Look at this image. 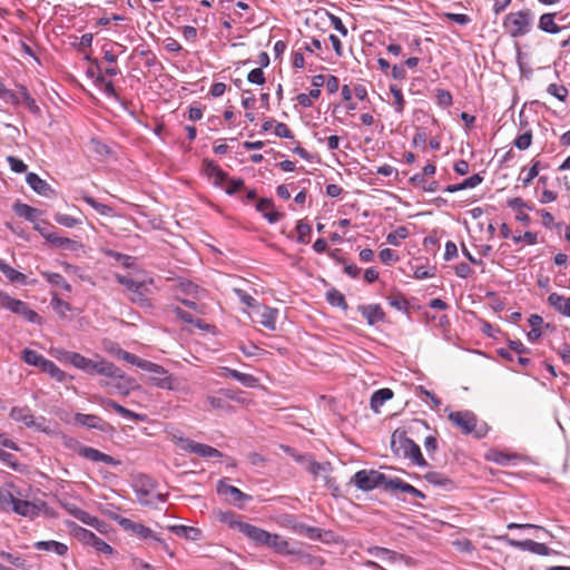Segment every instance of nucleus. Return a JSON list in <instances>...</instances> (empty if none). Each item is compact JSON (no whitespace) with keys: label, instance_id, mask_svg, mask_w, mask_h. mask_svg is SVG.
<instances>
[{"label":"nucleus","instance_id":"1","mask_svg":"<svg viewBox=\"0 0 570 570\" xmlns=\"http://www.w3.org/2000/svg\"><path fill=\"white\" fill-rule=\"evenodd\" d=\"M391 449L395 455L410 459L419 466L428 465V462L421 453L420 446L413 440L407 438L404 431H394L391 439Z\"/></svg>","mask_w":570,"mask_h":570},{"label":"nucleus","instance_id":"2","mask_svg":"<svg viewBox=\"0 0 570 570\" xmlns=\"http://www.w3.org/2000/svg\"><path fill=\"white\" fill-rule=\"evenodd\" d=\"M449 420L464 434H473L476 439L487 435L489 428L487 423L478 424L476 415L471 411H456L449 414Z\"/></svg>","mask_w":570,"mask_h":570},{"label":"nucleus","instance_id":"3","mask_svg":"<svg viewBox=\"0 0 570 570\" xmlns=\"http://www.w3.org/2000/svg\"><path fill=\"white\" fill-rule=\"evenodd\" d=\"M86 374H99L110 379H118L124 382V385L118 384L117 387L121 391L126 389V392L131 385V380L128 379L119 367H117L114 363L100 357H98V360L89 361L88 371H86Z\"/></svg>","mask_w":570,"mask_h":570},{"label":"nucleus","instance_id":"4","mask_svg":"<svg viewBox=\"0 0 570 570\" xmlns=\"http://www.w3.org/2000/svg\"><path fill=\"white\" fill-rule=\"evenodd\" d=\"M532 24V12L530 9L518 12H510L505 18L503 26L513 38L524 36L530 31Z\"/></svg>","mask_w":570,"mask_h":570},{"label":"nucleus","instance_id":"5","mask_svg":"<svg viewBox=\"0 0 570 570\" xmlns=\"http://www.w3.org/2000/svg\"><path fill=\"white\" fill-rule=\"evenodd\" d=\"M391 480V478L376 470H361L353 476L354 484L362 491H371L380 485H384V489L389 490V481Z\"/></svg>","mask_w":570,"mask_h":570},{"label":"nucleus","instance_id":"6","mask_svg":"<svg viewBox=\"0 0 570 570\" xmlns=\"http://www.w3.org/2000/svg\"><path fill=\"white\" fill-rule=\"evenodd\" d=\"M10 417L17 422H22L28 428H35L36 430L45 432L47 434L51 433V430L46 425V417L39 416L38 419H35V416L31 413V410L27 406L12 407L10 411Z\"/></svg>","mask_w":570,"mask_h":570},{"label":"nucleus","instance_id":"7","mask_svg":"<svg viewBox=\"0 0 570 570\" xmlns=\"http://www.w3.org/2000/svg\"><path fill=\"white\" fill-rule=\"evenodd\" d=\"M115 520L125 531H129L141 539H151L156 542H159L163 544L164 549L168 551V546L159 537H157L150 528L120 515H116Z\"/></svg>","mask_w":570,"mask_h":570},{"label":"nucleus","instance_id":"8","mask_svg":"<svg viewBox=\"0 0 570 570\" xmlns=\"http://www.w3.org/2000/svg\"><path fill=\"white\" fill-rule=\"evenodd\" d=\"M153 366H155V370H145L146 372H149L151 374L149 381L153 385L159 389H166L171 391L177 390L176 379L173 377V375H170L165 367L156 363H153Z\"/></svg>","mask_w":570,"mask_h":570},{"label":"nucleus","instance_id":"9","mask_svg":"<svg viewBox=\"0 0 570 570\" xmlns=\"http://www.w3.org/2000/svg\"><path fill=\"white\" fill-rule=\"evenodd\" d=\"M499 539L505 541L510 547L523 551H530L535 554L549 556L552 553V550L548 546H546L544 543L535 542L533 540H514L509 538L508 535H501L499 537Z\"/></svg>","mask_w":570,"mask_h":570},{"label":"nucleus","instance_id":"10","mask_svg":"<svg viewBox=\"0 0 570 570\" xmlns=\"http://www.w3.org/2000/svg\"><path fill=\"white\" fill-rule=\"evenodd\" d=\"M179 443L183 450L195 453L202 458H223V453L210 445L198 443L189 439H180Z\"/></svg>","mask_w":570,"mask_h":570},{"label":"nucleus","instance_id":"11","mask_svg":"<svg viewBox=\"0 0 570 570\" xmlns=\"http://www.w3.org/2000/svg\"><path fill=\"white\" fill-rule=\"evenodd\" d=\"M76 537L83 541L85 543L92 546L96 548L97 551L111 554L114 549L111 546H109L106 541L97 537L94 532L85 529V528H78L76 530Z\"/></svg>","mask_w":570,"mask_h":570},{"label":"nucleus","instance_id":"12","mask_svg":"<svg viewBox=\"0 0 570 570\" xmlns=\"http://www.w3.org/2000/svg\"><path fill=\"white\" fill-rule=\"evenodd\" d=\"M155 488V482L146 476H140L135 483V492L137 500L140 504L148 505L151 504V500L149 497L153 494V490Z\"/></svg>","mask_w":570,"mask_h":570},{"label":"nucleus","instance_id":"13","mask_svg":"<svg viewBox=\"0 0 570 570\" xmlns=\"http://www.w3.org/2000/svg\"><path fill=\"white\" fill-rule=\"evenodd\" d=\"M75 422L78 425L86 426L88 429H95L101 432H107L111 429L109 423L95 414L77 413L75 415Z\"/></svg>","mask_w":570,"mask_h":570},{"label":"nucleus","instance_id":"14","mask_svg":"<svg viewBox=\"0 0 570 570\" xmlns=\"http://www.w3.org/2000/svg\"><path fill=\"white\" fill-rule=\"evenodd\" d=\"M95 401L98 404H100L101 406H104V407L112 409L119 415H121V416H124L126 419H130V420H134V421H144L145 417H146L142 414H138V413H135V412L126 409L125 406L118 404L117 402H115L114 400H110V399H106V397H102V396H95Z\"/></svg>","mask_w":570,"mask_h":570},{"label":"nucleus","instance_id":"15","mask_svg":"<svg viewBox=\"0 0 570 570\" xmlns=\"http://www.w3.org/2000/svg\"><path fill=\"white\" fill-rule=\"evenodd\" d=\"M78 454L92 462H104L108 465H119L120 461L116 460L109 454L102 453L99 450L91 446H81L78 450Z\"/></svg>","mask_w":570,"mask_h":570},{"label":"nucleus","instance_id":"16","mask_svg":"<svg viewBox=\"0 0 570 570\" xmlns=\"http://www.w3.org/2000/svg\"><path fill=\"white\" fill-rule=\"evenodd\" d=\"M237 529L256 544L264 546L271 539L269 532L246 522L238 523Z\"/></svg>","mask_w":570,"mask_h":570},{"label":"nucleus","instance_id":"17","mask_svg":"<svg viewBox=\"0 0 570 570\" xmlns=\"http://www.w3.org/2000/svg\"><path fill=\"white\" fill-rule=\"evenodd\" d=\"M217 492L220 495L229 497L230 501L235 504L242 505L244 501L250 500V497L242 492L238 488L227 484L220 480L217 483Z\"/></svg>","mask_w":570,"mask_h":570},{"label":"nucleus","instance_id":"18","mask_svg":"<svg viewBox=\"0 0 570 570\" xmlns=\"http://www.w3.org/2000/svg\"><path fill=\"white\" fill-rule=\"evenodd\" d=\"M205 174L213 179V184L223 187V183L227 179V173L224 171L214 160L204 159Z\"/></svg>","mask_w":570,"mask_h":570},{"label":"nucleus","instance_id":"19","mask_svg":"<svg viewBox=\"0 0 570 570\" xmlns=\"http://www.w3.org/2000/svg\"><path fill=\"white\" fill-rule=\"evenodd\" d=\"M10 511L31 519L39 514V509L35 503L17 498L13 499Z\"/></svg>","mask_w":570,"mask_h":570},{"label":"nucleus","instance_id":"20","mask_svg":"<svg viewBox=\"0 0 570 570\" xmlns=\"http://www.w3.org/2000/svg\"><path fill=\"white\" fill-rule=\"evenodd\" d=\"M357 309L366 318L368 325L384 320V312L379 304L360 305Z\"/></svg>","mask_w":570,"mask_h":570},{"label":"nucleus","instance_id":"21","mask_svg":"<svg viewBox=\"0 0 570 570\" xmlns=\"http://www.w3.org/2000/svg\"><path fill=\"white\" fill-rule=\"evenodd\" d=\"M58 353L60 360L70 363L71 365L83 371L85 373L86 371H88L90 358H87L79 353L70 351H59Z\"/></svg>","mask_w":570,"mask_h":570},{"label":"nucleus","instance_id":"22","mask_svg":"<svg viewBox=\"0 0 570 570\" xmlns=\"http://www.w3.org/2000/svg\"><path fill=\"white\" fill-rule=\"evenodd\" d=\"M116 357H118L129 364L136 365L137 367H139L141 370H155V366H153V362L142 360V358L138 357L137 355L131 354L120 347H117Z\"/></svg>","mask_w":570,"mask_h":570},{"label":"nucleus","instance_id":"23","mask_svg":"<svg viewBox=\"0 0 570 570\" xmlns=\"http://www.w3.org/2000/svg\"><path fill=\"white\" fill-rule=\"evenodd\" d=\"M389 491L395 492V491H402L404 493H409L413 497L425 499V494L420 491L419 489L414 488L413 485L404 482L400 478H393V480L389 481Z\"/></svg>","mask_w":570,"mask_h":570},{"label":"nucleus","instance_id":"24","mask_svg":"<svg viewBox=\"0 0 570 570\" xmlns=\"http://www.w3.org/2000/svg\"><path fill=\"white\" fill-rule=\"evenodd\" d=\"M116 281L126 286L127 289L131 291L135 294V297L131 298L132 302H141L144 301L141 288L144 287V283L136 282L131 277L126 275L116 274Z\"/></svg>","mask_w":570,"mask_h":570},{"label":"nucleus","instance_id":"25","mask_svg":"<svg viewBox=\"0 0 570 570\" xmlns=\"http://www.w3.org/2000/svg\"><path fill=\"white\" fill-rule=\"evenodd\" d=\"M45 238L52 244L55 247L62 248V249H69L72 252H76L82 247V244L78 240H73L67 237H60L56 234H48L45 235Z\"/></svg>","mask_w":570,"mask_h":570},{"label":"nucleus","instance_id":"26","mask_svg":"<svg viewBox=\"0 0 570 570\" xmlns=\"http://www.w3.org/2000/svg\"><path fill=\"white\" fill-rule=\"evenodd\" d=\"M548 303L560 314L570 317V297H564L558 293H551L548 296Z\"/></svg>","mask_w":570,"mask_h":570},{"label":"nucleus","instance_id":"27","mask_svg":"<svg viewBox=\"0 0 570 570\" xmlns=\"http://www.w3.org/2000/svg\"><path fill=\"white\" fill-rule=\"evenodd\" d=\"M26 180L28 185L41 196H49L52 193L50 185L35 173H29Z\"/></svg>","mask_w":570,"mask_h":570},{"label":"nucleus","instance_id":"28","mask_svg":"<svg viewBox=\"0 0 570 570\" xmlns=\"http://www.w3.org/2000/svg\"><path fill=\"white\" fill-rule=\"evenodd\" d=\"M168 530L178 537H183L187 540L197 541L202 537V531L198 528L188 525H169Z\"/></svg>","mask_w":570,"mask_h":570},{"label":"nucleus","instance_id":"29","mask_svg":"<svg viewBox=\"0 0 570 570\" xmlns=\"http://www.w3.org/2000/svg\"><path fill=\"white\" fill-rule=\"evenodd\" d=\"M0 306L11 311L12 313L22 315L28 306L24 302L16 299L8 294H0Z\"/></svg>","mask_w":570,"mask_h":570},{"label":"nucleus","instance_id":"30","mask_svg":"<svg viewBox=\"0 0 570 570\" xmlns=\"http://www.w3.org/2000/svg\"><path fill=\"white\" fill-rule=\"evenodd\" d=\"M557 13H543L539 19L538 28L547 33H559L564 27H560L554 22Z\"/></svg>","mask_w":570,"mask_h":570},{"label":"nucleus","instance_id":"31","mask_svg":"<svg viewBox=\"0 0 570 570\" xmlns=\"http://www.w3.org/2000/svg\"><path fill=\"white\" fill-rule=\"evenodd\" d=\"M393 397V391L390 389H380L371 396V409L375 413H380L381 406Z\"/></svg>","mask_w":570,"mask_h":570},{"label":"nucleus","instance_id":"32","mask_svg":"<svg viewBox=\"0 0 570 570\" xmlns=\"http://www.w3.org/2000/svg\"><path fill=\"white\" fill-rule=\"evenodd\" d=\"M35 548L41 551H52L58 556H65L68 551V547L65 543L55 540L38 541L35 543Z\"/></svg>","mask_w":570,"mask_h":570},{"label":"nucleus","instance_id":"33","mask_svg":"<svg viewBox=\"0 0 570 570\" xmlns=\"http://www.w3.org/2000/svg\"><path fill=\"white\" fill-rule=\"evenodd\" d=\"M482 180H483V178L479 174H474V175L470 176L469 178L464 179L460 184L448 185L445 187L444 191L455 193V191L468 189V188H474L479 184H481Z\"/></svg>","mask_w":570,"mask_h":570},{"label":"nucleus","instance_id":"34","mask_svg":"<svg viewBox=\"0 0 570 570\" xmlns=\"http://www.w3.org/2000/svg\"><path fill=\"white\" fill-rule=\"evenodd\" d=\"M0 272L6 276L7 279H9L11 283H19L24 284L26 283V275L16 271L13 267H11L9 264H7L3 259L0 258Z\"/></svg>","mask_w":570,"mask_h":570},{"label":"nucleus","instance_id":"35","mask_svg":"<svg viewBox=\"0 0 570 570\" xmlns=\"http://www.w3.org/2000/svg\"><path fill=\"white\" fill-rule=\"evenodd\" d=\"M13 210L18 216L32 223L36 222L39 216V210L37 208L20 202L14 203Z\"/></svg>","mask_w":570,"mask_h":570},{"label":"nucleus","instance_id":"36","mask_svg":"<svg viewBox=\"0 0 570 570\" xmlns=\"http://www.w3.org/2000/svg\"><path fill=\"white\" fill-rule=\"evenodd\" d=\"M424 479L433 485L442 487L448 490L453 488V482L446 475L439 472H428Z\"/></svg>","mask_w":570,"mask_h":570},{"label":"nucleus","instance_id":"37","mask_svg":"<svg viewBox=\"0 0 570 570\" xmlns=\"http://www.w3.org/2000/svg\"><path fill=\"white\" fill-rule=\"evenodd\" d=\"M71 513L82 523L88 524L97 530H99L100 525L102 524V521H100L97 517H94L81 509H73L71 510Z\"/></svg>","mask_w":570,"mask_h":570},{"label":"nucleus","instance_id":"38","mask_svg":"<svg viewBox=\"0 0 570 570\" xmlns=\"http://www.w3.org/2000/svg\"><path fill=\"white\" fill-rule=\"evenodd\" d=\"M368 553L374 557L381 558L383 560H389L392 562L404 558L403 556L397 554L396 552L382 547L368 548Z\"/></svg>","mask_w":570,"mask_h":570},{"label":"nucleus","instance_id":"39","mask_svg":"<svg viewBox=\"0 0 570 570\" xmlns=\"http://www.w3.org/2000/svg\"><path fill=\"white\" fill-rule=\"evenodd\" d=\"M276 316L277 309L265 306L261 314V324L264 327L274 331L276 328Z\"/></svg>","mask_w":570,"mask_h":570},{"label":"nucleus","instance_id":"40","mask_svg":"<svg viewBox=\"0 0 570 570\" xmlns=\"http://www.w3.org/2000/svg\"><path fill=\"white\" fill-rule=\"evenodd\" d=\"M43 278L51 285L63 288L67 292H71V285L65 279V277L58 273L43 272Z\"/></svg>","mask_w":570,"mask_h":570},{"label":"nucleus","instance_id":"41","mask_svg":"<svg viewBox=\"0 0 570 570\" xmlns=\"http://www.w3.org/2000/svg\"><path fill=\"white\" fill-rule=\"evenodd\" d=\"M22 358L27 364L38 366L40 368L43 366V363L47 361V358H45L41 354H39L38 352H36L33 350H29V348L23 350Z\"/></svg>","mask_w":570,"mask_h":570},{"label":"nucleus","instance_id":"42","mask_svg":"<svg viewBox=\"0 0 570 570\" xmlns=\"http://www.w3.org/2000/svg\"><path fill=\"white\" fill-rule=\"evenodd\" d=\"M41 370L48 373L51 377L56 379L58 382H65L67 374L61 371L52 361L47 360L43 363Z\"/></svg>","mask_w":570,"mask_h":570},{"label":"nucleus","instance_id":"43","mask_svg":"<svg viewBox=\"0 0 570 570\" xmlns=\"http://www.w3.org/2000/svg\"><path fill=\"white\" fill-rule=\"evenodd\" d=\"M19 97H20V101L22 100L23 102H26L30 112H32L36 116L40 115L41 110H40L39 106L36 104V100L29 95L26 87L22 86L20 88Z\"/></svg>","mask_w":570,"mask_h":570},{"label":"nucleus","instance_id":"44","mask_svg":"<svg viewBox=\"0 0 570 570\" xmlns=\"http://www.w3.org/2000/svg\"><path fill=\"white\" fill-rule=\"evenodd\" d=\"M327 302L333 306H338L343 309L347 308V303L344 295L337 289H331L326 294Z\"/></svg>","mask_w":570,"mask_h":570},{"label":"nucleus","instance_id":"45","mask_svg":"<svg viewBox=\"0 0 570 570\" xmlns=\"http://www.w3.org/2000/svg\"><path fill=\"white\" fill-rule=\"evenodd\" d=\"M264 546L274 548L277 552H285L288 547V542L278 534H271V539H268Z\"/></svg>","mask_w":570,"mask_h":570},{"label":"nucleus","instance_id":"46","mask_svg":"<svg viewBox=\"0 0 570 570\" xmlns=\"http://www.w3.org/2000/svg\"><path fill=\"white\" fill-rule=\"evenodd\" d=\"M390 91L394 97L395 111L402 114L405 106V100L403 98L402 90L396 85H391Z\"/></svg>","mask_w":570,"mask_h":570},{"label":"nucleus","instance_id":"47","mask_svg":"<svg viewBox=\"0 0 570 570\" xmlns=\"http://www.w3.org/2000/svg\"><path fill=\"white\" fill-rule=\"evenodd\" d=\"M409 236V230L404 226L397 227L393 233H390L386 236V240L389 244L397 246L400 244V239H404Z\"/></svg>","mask_w":570,"mask_h":570},{"label":"nucleus","instance_id":"48","mask_svg":"<svg viewBox=\"0 0 570 570\" xmlns=\"http://www.w3.org/2000/svg\"><path fill=\"white\" fill-rule=\"evenodd\" d=\"M532 142V131L525 130L523 134L519 135L514 141L513 145L519 150H525L531 146Z\"/></svg>","mask_w":570,"mask_h":570},{"label":"nucleus","instance_id":"49","mask_svg":"<svg viewBox=\"0 0 570 570\" xmlns=\"http://www.w3.org/2000/svg\"><path fill=\"white\" fill-rule=\"evenodd\" d=\"M296 232L298 234V236H297L298 243H301V244L308 243L307 236L312 232V227L308 224H306L304 220H298L297 225H296Z\"/></svg>","mask_w":570,"mask_h":570},{"label":"nucleus","instance_id":"50","mask_svg":"<svg viewBox=\"0 0 570 570\" xmlns=\"http://www.w3.org/2000/svg\"><path fill=\"white\" fill-rule=\"evenodd\" d=\"M0 98L2 100H4L6 102H10L12 105L20 104L19 95L13 92L10 89H7L1 82H0Z\"/></svg>","mask_w":570,"mask_h":570},{"label":"nucleus","instance_id":"51","mask_svg":"<svg viewBox=\"0 0 570 570\" xmlns=\"http://www.w3.org/2000/svg\"><path fill=\"white\" fill-rule=\"evenodd\" d=\"M55 220H56V223H58L65 227H68V228L75 227L76 225L81 223L78 218H75L67 214H60V213L55 215Z\"/></svg>","mask_w":570,"mask_h":570},{"label":"nucleus","instance_id":"52","mask_svg":"<svg viewBox=\"0 0 570 570\" xmlns=\"http://www.w3.org/2000/svg\"><path fill=\"white\" fill-rule=\"evenodd\" d=\"M228 183V185L225 187V191L228 194V195H233L239 190H242L245 186V183L242 178H229L227 176V179L225 180Z\"/></svg>","mask_w":570,"mask_h":570},{"label":"nucleus","instance_id":"53","mask_svg":"<svg viewBox=\"0 0 570 570\" xmlns=\"http://www.w3.org/2000/svg\"><path fill=\"white\" fill-rule=\"evenodd\" d=\"M302 464L314 476H317L320 472L325 469L323 464L314 461L311 455H307V460Z\"/></svg>","mask_w":570,"mask_h":570},{"label":"nucleus","instance_id":"54","mask_svg":"<svg viewBox=\"0 0 570 570\" xmlns=\"http://www.w3.org/2000/svg\"><path fill=\"white\" fill-rule=\"evenodd\" d=\"M14 497L10 491L0 489V509L9 512Z\"/></svg>","mask_w":570,"mask_h":570},{"label":"nucleus","instance_id":"55","mask_svg":"<svg viewBox=\"0 0 570 570\" xmlns=\"http://www.w3.org/2000/svg\"><path fill=\"white\" fill-rule=\"evenodd\" d=\"M548 92L558 98L560 101H564L568 96V89L556 83H551L548 87Z\"/></svg>","mask_w":570,"mask_h":570},{"label":"nucleus","instance_id":"56","mask_svg":"<svg viewBox=\"0 0 570 570\" xmlns=\"http://www.w3.org/2000/svg\"><path fill=\"white\" fill-rule=\"evenodd\" d=\"M218 518L222 522L229 524L230 528H236L238 523H243L242 521L236 520L235 513L230 511H218Z\"/></svg>","mask_w":570,"mask_h":570},{"label":"nucleus","instance_id":"57","mask_svg":"<svg viewBox=\"0 0 570 570\" xmlns=\"http://www.w3.org/2000/svg\"><path fill=\"white\" fill-rule=\"evenodd\" d=\"M247 80L252 83L262 86L265 83V76L262 68H255L247 75Z\"/></svg>","mask_w":570,"mask_h":570},{"label":"nucleus","instance_id":"58","mask_svg":"<svg viewBox=\"0 0 570 570\" xmlns=\"http://www.w3.org/2000/svg\"><path fill=\"white\" fill-rule=\"evenodd\" d=\"M7 161L10 165L11 170L14 173L21 174L27 170V165L14 156H8Z\"/></svg>","mask_w":570,"mask_h":570},{"label":"nucleus","instance_id":"59","mask_svg":"<svg viewBox=\"0 0 570 570\" xmlns=\"http://www.w3.org/2000/svg\"><path fill=\"white\" fill-rule=\"evenodd\" d=\"M279 449L292 456L297 463H304L307 460V454H299L294 448L281 444Z\"/></svg>","mask_w":570,"mask_h":570},{"label":"nucleus","instance_id":"60","mask_svg":"<svg viewBox=\"0 0 570 570\" xmlns=\"http://www.w3.org/2000/svg\"><path fill=\"white\" fill-rule=\"evenodd\" d=\"M389 304L397 311H405L407 308V301L401 295L389 297Z\"/></svg>","mask_w":570,"mask_h":570},{"label":"nucleus","instance_id":"61","mask_svg":"<svg viewBox=\"0 0 570 570\" xmlns=\"http://www.w3.org/2000/svg\"><path fill=\"white\" fill-rule=\"evenodd\" d=\"M380 259L384 264H391L399 259L397 254L391 248H384L380 252Z\"/></svg>","mask_w":570,"mask_h":570},{"label":"nucleus","instance_id":"62","mask_svg":"<svg viewBox=\"0 0 570 570\" xmlns=\"http://www.w3.org/2000/svg\"><path fill=\"white\" fill-rule=\"evenodd\" d=\"M237 381L246 387H254L258 383V379H256L252 374L242 373V372H239Z\"/></svg>","mask_w":570,"mask_h":570},{"label":"nucleus","instance_id":"63","mask_svg":"<svg viewBox=\"0 0 570 570\" xmlns=\"http://www.w3.org/2000/svg\"><path fill=\"white\" fill-rule=\"evenodd\" d=\"M436 99H438L439 105H441L443 107H448V106L452 105V95L448 90L438 89L436 90Z\"/></svg>","mask_w":570,"mask_h":570},{"label":"nucleus","instance_id":"64","mask_svg":"<svg viewBox=\"0 0 570 570\" xmlns=\"http://www.w3.org/2000/svg\"><path fill=\"white\" fill-rule=\"evenodd\" d=\"M207 401H208L209 405L212 406V409L224 410V409H227L229 406L227 401L225 399H223V397L209 395L207 397Z\"/></svg>","mask_w":570,"mask_h":570}]
</instances>
